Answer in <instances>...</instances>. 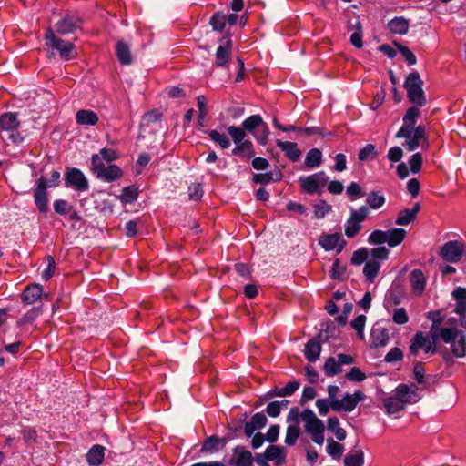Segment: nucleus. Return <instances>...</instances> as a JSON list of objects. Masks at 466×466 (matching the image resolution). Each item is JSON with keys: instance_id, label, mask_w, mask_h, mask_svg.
<instances>
[{"instance_id": "nucleus-32", "label": "nucleus", "mask_w": 466, "mask_h": 466, "mask_svg": "<svg viewBox=\"0 0 466 466\" xmlns=\"http://www.w3.org/2000/svg\"><path fill=\"white\" fill-rule=\"evenodd\" d=\"M407 232L403 228H393L387 231V244L393 248L400 245L406 238Z\"/></svg>"}, {"instance_id": "nucleus-62", "label": "nucleus", "mask_w": 466, "mask_h": 466, "mask_svg": "<svg viewBox=\"0 0 466 466\" xmlns=\"http://www.w3.org/2000/svg\"><path fill=\"white\" fill-rule=\"evenodd\" d=\"M403 358L402 350L398 348H392L385 356L384 360L386 362L391 363L401 360Z\"/></svg>"}, {"instance_id": "nucleus-14", "label": "nucleus", "mask_w": 466, "mask_h": 466, "mask_svg": "<svg viewBox=\"0 0 466 466\" xmlns=\"http://www.w3.org/2000/svg\"><path fill=\"white\" fill-rule=\"evenodd\" d=\"M319 244L327 251L333 250L339 246L338 252H341L346 245V241L341 239L340 234L334 233L321 236Z\"/></svg>"}, {"instance_id": "nucleus-41", "label": "nucleus", "mask_w": 466, "mask_h": 466, "mask_svg": "<svg viewBox=\"0 0 466 466\" xmlns=\"http://www.w3.org/2000/svg\"><path fill=\"white\" fill-rule=\"evenodd\" d=\"M385 197L377 191H370L367 195L366 202L373 209H378L385 204Z\"/></svg>"}, {"instance_id": "nucleus-40", "label": "nucleus", "mask_w": 466, "mask_h": 466, "mask_svg": "<svg viewBox=\"0 0 466 466\" xmlns=\"http://www.w3.org/2000/svg\"><path fill=\"white\" fill-rule=\"evenodd\" d=\"M324 372L329 377H333L342 371L338 360L333 357H329L323 366Z\"/></svg>"}, {"instance_id": "nucleus-48", "label": "nucleus", "mask_w": 466, "mask_h": 466, "mask_svg": "<svg viewBox=\"0 0 466 466\" xmlns=\"http://www.w3.org/2000/svg\"><path fill=\"white\" fill-rule=\"evenodd\" d=\"M402 302V295L396 290H390L385 299V308L389 310L390 306H398Z\"/></svg>"}, {"instance_id": "nucleus-31", "label": "nucleus", "mask_w": 466, "mask_h": 466, "mask_svg": "<svg viewBox=\"0 0 466 466\" xmlns=\"http://www.w3.org/2000/svg\"><path fill=\"white\" fill-rule=\"evenodd\" d=\"M397 399H400V400L404 401V404L412 403L416 401V394L415 390L412 392L410 391V389L406 384H400L399 385L395 390V395Z\"/></svg>"}, {"instance_id": "nucleus-17", "label": "nucleus", "mask_w": 466, "mask_h": 466, "mask_svg": "<svg viewBox=\"0 0 466 466\" xmlns=\"http://www.w3.org/2000/svg\"><path fill=\"white\" fill-rule=\"evenodd\" d=\"M231 462L236 466H252L251 452L246 451L243 447L237 446L234 449V455L231 458Z\"/></svg>"}, {"instance_id": "nucleus-8", "label": "nucleus", "mask_w": 466, "mask_h": 466, "mask_svg": "<svg viewBox=\"0 0 466 466\" xmlns=\"http://www.w3.org/2000/svg\"><path fill=\"white\" fill-rule=\"evenodd\" d=\"M232 41L230 39V35L227 34L224 35L220 41L219 46L216 51V60L215 66L218 67H227L232 57Z\"/></svg>"}, {"instance_id": "nucleus-16", "label": "nucleus", "mask_w": 466, "mask_h": 466, "mask_svg": "<svg viewBox=\"0 0 466 466\" xmlns=\"http://www.w3.org/2000/svg\"><path fill=\"white\" fill-rule=\"evenodd\" d=\"M20 122L16 113H4L0 116V132H13L17 130Z\"/></svg>"}, {"instance_id": "nucleus-20", "label": "nucleus", "mask_w": 466, "mask_h": 466, "mask_svg": "<svg viewBox=\"0 0 466 466\" xmlns=\"http://www.w3.org/2000/svg\"><path fill=\"white\" fill-rule=\"evenodd\" d=\"M43 295V287L34 283L28 285L22 293V300L27 304H33Z\"/></svg>"}, {"instance_id": "nucleus-4", "label": "nucleus", "mask_w": 466, "mask_h": 466, "mask_svg": "<svg viewBox=\"0 0 466 466\" xmlns=\"http://www.w3.org/2000/svg\"><path fill=\"white\" fill-rule=\"evenodd\" d=\"M91 170L96 174L97 178L106 182L116 181L123 176V170L118 166L106 167L98 155H93L91 157Z\"/></svg>"}, {"instance_id": "nucleus-13", "label": "nucleus", "mask_w": 466, "mask_h": 466, "mask_svg": "<svg viewBox=\"0 0 466 466\" xmlns=\"http://www.w3.org/2000/svg\"><path fill=\"white\" fill-rule=\"evenodd\" d=\"M299 416L305 422V431L308 433L312 434L319 431H325L323 422L319 418H317L313 410L306 409L300 413Z\"/></svg>"}, {"instance_id": "nucleus-52", "label": "nucleus", "mask_w": 466, "mask_h": 466, "mask_svg": "<svg viewBox=\"0 0 466 466\" xmlns=\"http://www.w3.org/2000/svg\"><path fill=\"white\" fill-rule=\"evenodd\" d=\"M54 210L58 215H66L69 213L73 207L65 199H56L53 203Z\"/></svg>"}, {"instance_id": "nucleus-22", "label": "nucleus", "mask_w": 466, "mask_h": 466, "mask_svg": "<svg viewBox=\"0 0 466 466\" xmlns=\"http://www.w3.org/2000/svg\"><path fill=\"white\" fill-rule=\"evenodd\" d=\"M410 281L413 292L420 296L425 289L426 279L420 269H413L410 275Z\"/></svg>"}, {"instance_id": "nucleus-9", "label": "nucleus", "mask_w": 466, "mask_h": 466, "mask_svg": "<svg viewBox=\"0 0 466 466\" xmlns=\"http://www.w3.org/2000/svg\"><path fill=\"white\" fill-rule=\"evenodd\" d=\"M302 189L308 194L313 195L319 193V188L323 187L328 182V177L323 171L299 178Z\"/></svg>"}, {"instance_id": "nucleus-54", "label": "nucleus", "mask_w": 466, "mask_h": 466, "mask_svg": "<svg viewBox=\"0 0 466 466\" xmlns=\"http://www.w3.org/2000/svg\"><path fill=\"white\" fill-rule=\"evenodd\" d=\"M299 436V429L298 426L289 425L287 428L285 443L287 445L292 446L296 443L297 439Z\"/></svg>"}, {"instance_id": "nucleus-44", "label": "nucleus", "mask_w": 466, "mask_h": 466, "mask_svg": "<svg viewBox=\"0 0 466 466\" xmlns=\"http://www.w3.org/2000/svg\"><path fill=\"white\" fill-rule=\"evenodd\" d=\"M327 452L333 458H339L344 452V446L337 441H335L332 438L328 439L327 441Z\"/></svg>"}, {"instance_id": "nucleus-47", "label": "nucleus", "mask_w": 466, "mask_h": 466, "mask_svg": "<svg viewBox=\"0 0 466 466\" xmlns=\"http://www.w3.org/2000/svg\"><path fill=\"white\" fill-rule=\"evenodd\" d=\"M392 321L398 325H404L409 321V315L404 308H395L392 310Z\"/></svg>"}, {"instance_id": "nucleus-37", "label": "nucleus", "mask_w": 466, "mask_h": 466, "mask_svg": "<svg viewBox=\"0 0 466 466\" xmlns=\"http://www.w3.org/2000/svg\"><path fill=\"white\" fill-rule=\"evenodd\" d=\"M405 406L406 404H404V401L397 399L395 396L389 397L384 400V407L387 410V412L390 414L397 413L402 410Z\"/></svg>"}, {"instance_id": "nucleus-59", "label": "nucleus", "mask_w": 466, "mask_h": 466, "mask_svg": "<svg viewBox=\"0 0 466 466\" xmlns=\"http://www.w3.org/2000/svg\"><path fill=\"white\" fill-rule=\"evenodd\" d=\"M409 165L410 171L413 174H417L420 172L422 166V156L420 153L413 154L409 159Z\"/></svg>"}, {"instance_id": "nucleus-51", "label": "nucleus", "mask_w": 466, "mask_h": 466, "mask_svg": "<svg viewBox=\"0 0 466 466\" xmlns=\"http://www.w3.org/2000/svg\"><path fill=\"white\" fill-rule=\"evenodd\" d=\"M369 257V250L366 248H359L358 250L354 251L352 257H351V264L359 266L367 262Z\"/></svg>"}, {"instance_id": "nucleus-34", "label": "nucleus", "mask_w": 466, "mask_h": 466, "mask_svg": "<svg viewBox=\"0 0 466 466\" xmlns=\"http://www.w3.org/2000/svg\"><path fill=\"white\" fill-rule=\"evenodd\" d=\"M205 133L212 141L218 144L222 149H227L231 145L229 138L224 133H219L218 130H206Z\"/></svg>"}, {"instance_id": "nucleus-58", "label": "nucleus", "mask_w": 466, "mask_h": 466, "mask_svg": "<svg viewBox=\"0 0 466 466\" xmlns=\"http://www.w3.org/2000/svg\"><path fill=\"white\" fill-rule=\"evenodd\" d=\"M299 388V381H290L286 384L285 387L278 390L279 397L291 396Z\"/></svg>"}, {"instance_id": "nucleus-28", "label": "nucleus", "mask_w": 466, "mask_h": 466, "mask_svg": "<svg viewBox=\"0 0 466 466\" xmlns=\"http://www.w3.org/2000/svg\"><path fill=\"white\" fill-rule=\"evenodd\" d=\"M265 457L268 461H277V465H281L286 461V450L283 447L270 445L265 451Z\"/></svg>"}, {"instance_id": "nucleus-39", "label": "nucleus", "mask_w": 466, "mask_h": 466, "mask_svg": "<svg viewBox=\"0 0 466 466\" xmlns=\"http://www.w3.org/2000/svg\"><path fill=\"white\" fill-rule=\"evenodd\" d=\"M280 178L281 173L279 171L276 172L275 175L273 172H268L264 174H255L253 176V181L261 185H267L271 181L277 182Z\"/></svg>"}, {"instance_id": "nucleus-26", "label": "nucleus", "mask_w": 466, "mask_h": 466, "mask_svg": "<svg viewBox=\"0 0 466 466\" xmlns=\"http://www.w3.org/2000/svg\"><path fill=\"white\" fill-rule=\"evenodd\" d=\"M420 209V203H416L411 209L406 208L401 210L398 215L396 224L400 226H406L410 224L415 219Z\"/></svg>"}, {"instance_id": "nucleus-6", "label": "nucleus", "mask_w": 466, "mask_h": 466, "mask_svg": "<svg viewBox=\"0 0 466 466\" xmlns=\"http://www.w3.org/2000/svg\"><path fill=\"white\" fill-rule=\"evenodd\" d=\"M65 186L83 192L89 188L88 181L84 173L76 167H68L64 176Z\"/></svg>"}, {"instance_id": "nucleus-18", "label": "nucleus", "mask_w": 466, "mask_h": 466, "mask_svg": "<svg viewBox=\"0 0 466 466\" xmlns=\"http://www.w3.org/2000/svg\"><path fill=\"white\" fill-rule=\"evenodd\" d=\"M276 144L292 162H297L299 160L301 157V151L299 149L296 143L277 140Z\"/></svg>"}, {"instance_id": "nucleus-63", "label": "nucleus", "mask_w": 466, "mask_h": 466, "mask_svg": "<svg viewBox=\"0 0 466 466\" xmlns=\"http://www.w3.org/2000/svg\"><path fill=\"white\" fill-rule=\"evenodd\" d=\"M40 309L33 308L31 310L26 312L17 322L18 325H25L33 322L39 315Z\"/></svg>"}, {"instance_id": "nucleus-35", "label": "nucleus", "mask_w": 466, "mask_h": 466, "mask_svg": "<svg viewBox=\"0 0 466 466\" xmlns=\"http://www.w3.org/2000/svg\"><path fill=\"white\" fill-rule=\"evenodd\" d=\"M380 264L377 260H368L363 268L367 280L372 283L379 274Z\"/></svg>"}, {"instance_id": "nucleus-43", "label": "nucleus", "mask_w": 466, "mask_h": 466, "mask_svg": "<svg viewBox=\"0 0 466 466\" xmlns=\"http://www.w3.org/2000/svg\"><path fill=\"white\" fill-rule=\"evenodd\" d=\"M228 133L231 137L236 146L246 141V131L243 127H238L236 126H230L228 127Z\"/></svg>"}, {"instance_id": "nucleus-46", "label": "nucleus", "mask_w": 466, "mask_h": 466, "mask_svg": "<svg viewBox=\"0 0 466 466\" xmlns=\"http://www.w3.org/2000/svg\"><path fill=\"white\" fill-rule=\"evenodd\" d=\"M377 156L376 147L373 144H367L359 151L358 158L360 161L373 159Z\"/></svg>"}, {"instance_id": "nucleus-7", "label": "nucleus", "mask_w": 466, "mask_h": 466, "mask_svg": "<svg viewBox=\"0 0 466 466\" xmlns=\"http://www.w3.org/2000/svg\"><path fill=\"white\" fill-rule=\"evenodd\" d=\"M438 340L429 339L422 331H418L410 340L409 347L410 354L416 356L420 349H423L425 353H436V343Z\"/></svg>"}, {"instance_id": "nucleus-56", "label": "nucleus", "mask_w": 466, "mask_h": 466, "mask_svg": "<svg viewBox=\"0 0 466 466\" xmlns=\"http://www.w3.org/2000/svg\"><path fill=\"white\" fill-rule=\"evenodd\" d=\"M369 213V208L366 206H361L358 209H353L351 211L350 218L360 223L367 218Z\"/></svg>"}, {"instance_id": "nucleus-36", "label": "nucleus", "mask_w": 466, "mask_h": 466, "mask_svg": "<svg viewBox=\"0 0 466 466\" xmlns=\"http://www.w3.org/2000/svg\"><path fill=\"white\" fill-rule=\"evenodd\" d=\"M322 161V153L319 148L310 149L305 157V165L309 168L319 167Z\"/></svg>"}, {"instance_id": "nucleus-23", "label": "nucleus", "mask_w": 466, "mask_h": 466, "mask_svg": "<svg viewBox=\"0 0 466 466\" xmlns=\"http://www.w3.org/2000/svg\"><path fill=\"white\" fill-rule=\"evenodd\" d=\"M228 440L226 438H218L217 436H210L207 438L202 445V452H216L223 449L227 444Z\"/></svg>"}, {"instance_id": "nucleus-27", "label": "nucleus", "mask_w": 466, "mask_h": 466, "mask_svg": "<svg viewBox=\"0 0 466 466\" xmlns=\"http://www.w3.org/2000/svg\"><path fill=\"white\" fill-rule=\"evenodd\" d=\"M98 119L97 114L91 110L80 109L76 115V123L82 126H95Z\"/></svg>"}, {"instance_id": "nucleus-53", "label": "nucleus", "mask_w": 466, "mask_h": 466, "mask_svg": "<svg viewBox=\"0 0 466 466\" xmlns=\"http://www.w3.org/2000/svg\"><path fill=\"white\" fill-rule=\"evenodd\" d=\"M210 24L212 25L213 29H224L228 25L226 14L222 12L215 13L210 19Z\"/></svg>"}, {"instance_id": "nucleus-19", "label": "nucleus", "mask_w": 466, "mask_h": 466, "mask_svg": "<svg viewBox=\"0 0 466 466\" xmlns=\"http://www.w3.org/2000/svg\"><path fill=\"white\" fill-rule=\"evenodd\" d=\"M356 407V402L350 393L345 394L341 400H334L330 403L331 410L337 412H351Z\"/></svg>"}, {"instance_id": "nucleus-21", "label": "nucleus", "mask_w": 466, "mask_h": 466, "mask_svg": "<svg viewBox=\"0 0 466 466\" xmlns=\"http://www.w3.org/2000/svg\"><path fill=\"white\" fill-rule=\"evenodd\" d=\"M321 352V344L319 339H309L304 349V355L308 361L315 362Z\"/></svg>"}, {"instance_id": "nucleus-60", "label": "nucleus", "mask_w": 466, "mask_h": 466, "mask_svg": "<svg viewBox=\"0 0 466 466\" xmlns=\"http://www.w3.org/2000/svg\"><path fill=\"white\" fill-rule=\"evenodd\" d=\"M397 47L399 52L402 55V56L410 65H415L417 63V58L415 55L409 47L403 45H397Z\"/></svg>"}, {"instance_id": "nucleus-64", "label": "nucleus", "mask_w": 466, "mask_h": 466, "mask_svg": "<svg viewBox=\"0 0 466 466\" xmlns=\"http://www.w3.org/2000/svg\"><path fill=\"white\" fill-rule=\"evenodd\" d=\"M99 158H102V162L106 161L108 163L116 160L118 158L117 153L111 148H103L100 150V153L97 154Z\"/></svg>"}, {"instance_id": "nucleus-29", "label": "nucleus", "mask_w": 466, "mask_h": 466, "mask_svg": "<svg viewBox=\"0 0 466 466\" xmlns=\"http://www.w3.org/2000/svg\"><path fill=\"white\" fill-rule=\"evenodd\" d=\"M105 448L102 445L96 444L86 453V461L89 465L98 466L104 461Z\"/></svg>"}, {"instance_id": "nucleus-57", "label": "nucleus", "mask_w": 466, "mask_h": 466, "mask_svg": "<svg viewBox=\"0 0 466 466\" xmlns=\"http://www.w3.org/2000/svg\"><path fill=\"white\" fill-rule=\"evenodd\" d=\"M361 229L360 223L349 218L346 222L345 235L348 238H354Z\"/></svg>"}, {"instance_id": "nucleus-2", "label": "nucleus", "mask_w": 466, "mask_h": 466, "mask_svg": "<svg viewBox=\"0 0 466 466\" xmlns=\"http://www.w3.org/2000/svg\"><path fill=\"white\" fill-rule=\"evenodd\" d=\"M423 81L418 72L410 73L404 83L409 100L418 106H423L426 104V97L422 90Z\"/></svg>"}, {"instance_id": "nucleus-55", "label": "nucleus", "mask_w": 466, "mask_h": 466, "mask_svg": "<svg viewBox=\"0 0 466 466\" xmlns=\"http://www.w3.org/2000/svg\"><path fill=\"white\" fill-rule=\"evenodd\" d=\"M387 231L382 230H374L371 232V234L369 236V243L374 244V245H380L383 243H387Z\"/></svg>"}, {"instance_id": "nucleus-38", "label": "nucleus", "mask_w": 466, "mask_h": 466, "mask_svg": "<svg viewBox=\"0 0 466 466\" xmlns=\"http://www.w3.org/2000/svg\"><path fill=\"white\" fill-rule=\"evenodd\" d=\"M427 318L432 322L431 329H430V335H431V338L433 339L434 331H435V333H438L439 329H445L443 327H441V325L443 322L444 318L440 316L439 310L429 312ZM448 329H451V327H449Z\"/></svg>"}, {"instance_id": "nucleus-45", "label": "nucleus", "mask_w": 466, "mask_h": 466, "mask_svg": "<svg viewBox=\"0 0 466 466\" xmlns=\"http://www.w3.org/2000/svg\"><path fill=\"white\" fill-rule=\"evenodd\" d=\"M62 29H80L82 27V19L67 15L60 23Z\"/></svg>"}, {"instance_id": "nucleus-5", "label": "nucleus", "mask_w": 466, "mask_h": 466, "mask_svg": "<svg viewBox=\"0 0 466 466\" xmlns=\"http://www.w3.org/2000/svg\"><path fill=\"white\" fill-rule=\"evenodd\" d=\"M46 45L56 49L64 60H70L76 56V46L70 42L55 35L54 31H46L45 34Z\"/></svg>"}, {"instance_id": "nucleus-15", "label": "nucleus", "mask_w": 466, "mask_h": 466, "mask_svg": "<svg viewBox=\"0 0 466 466\" xmlns=\"http://www.w3.org/2000/svg\"><path fill=\"white\" fill-rule=\"evenodd\" d=\"M421 140L426 141V134L424 127L420 125L413 129L411 136L406 138L403 147L409 151H414L420 147Z\"/></svg>"}, {"instance_id": "nucleus-12", "label": "nucleus", "mask_w": 466, "mask_h": 466, "mask_svg": "<svg viewBox=\"0 0 466 466\" xmlns=\"http://www.w3.org/2000/svg\"><path fill=\"white\" fill-rule=\"evenodd\" d=\"M463 255V245L457 240L446 242L441 250V257L447 262L457 263Z\"/></svg>"}, {"instance_id": "nucleus-33", "label": "nucleus", "mask_w": 466, "mask_h": 466, "mask_svg": "<svg viewBox=\"0 0 466 466\" xmlns=\"http://www.w3.org/2000/svg\"><path fill=\"white\" fill-rule=\"evenodd\" d=\"M346 466H363L364 453L361 450L350 451L344 458Z\"/></svg>"}, {"instance_id": "nucleus-10", "label": "nucleus", "mask_w": 466, "mask_h": 466, "mask_svg": "<svg viewBox=\"0 0 466 466\" xmlns=\"http://www.w3.org/2000/svg\"><path fill=\"white\" fill-rule=\"evenodd\" d=\"M47 187L46 179L44 177H41L36 181V187L34 190L35 204L40 213H46L48 211Z\"/></svg>"}, {"instance_id": "nucleus-11", "label": "nucleus", "mask_w": 466, "mask_h": 466, "mask_svg": "<svg viewBox=\"0 0 466 466\" xmlns=\"http://www.w3.org/2000/svg\"><path fill=\"white\" fill-rule=\"evenodd\" d=\"M419 116L420 110L416 106L409 108L403 116L404 125L396 133V137L409 138L416 128L415 124Z\"/></svg>"}, {"instance_id": "nucleus-3", "label": "nucleus", "mask_w": 466, "mask_h": 466, "mask_svg": "<svg viewBox=\"0 0 466 466\" xmlns=\"http://www.w3.org/2000/svg\"><path fill=\"white\" fill-rule=\"evenodd\" d=\"M241 126L245 131L249 132L255 137L258 144L265 146L268 143L269 129L260 115L248 116L242 122Z\"/></svg>"}, {"instance_id": "nucleus-50", "label": "nucleus", "mask_w": 466, "mask_h": 466, "mask_svg": "<svg viewBox=\"0 0 466 466\" xmlns=\"http://www.w3.org/2000/svg\"><path fill=\"white\" fill-rule=\"evenodd\" d=\"M346 273V267L341 265L339 259L337 258L333 264L330 270V277L332 279H344Z\"/></svg>"}, {"instance_id": "nucleus-42", "label": "nucleus", "mask_w": 466, "mask_h": 466, "mask_svg": "<svg viewBox=\"0 0 466 466\" xmlns=\"http://www.w3.org/2000/svg\"><path fill=\"white\" fill-rule=\"evenodd\" d=\"M138 190L135 186L126 187L122 190L119 198L122 203L130 204L137 199Z\"/></svg>"}, {"instance_id": "nucleus-1", "label": "nucleus", "mask_w": 466, "mask_h": 466, "mask_svg": "<svg viewBox=\"0 0 466 466\" xmlns=\"http://www.w3.org/2000/svg\"><path fill=\"white\" fill-rule=\"evenodd\" d=\"M439 339L444 343L451 344V352L456 358L466 356V335L461 329L455 327L439 329L438 333L434 332L433 340Z\"/></svg>"}, {"instance_id": "nucleus-61", "label": "nucleus", "mask_w": 466, "mask_h": 466, "mask_svg": "<svg viewBox=\"0 0 466 466\" xmlns=\"http://www.w3.org/2000/svg\"><path fill=\"white\" fill-rule=\"evenodd\" d=\"M366 323V316L359 315L351 321V327L357 331L360 339L363 338V329Z\"/></svg>"}, {"instance_id": "nucleus-25", "label": "nucleus", "mask_w": 466, "mask_h": 466, "mask_svg": "<svg viewBox=\"0 0 466 466\" xmlns=\"http://www.w3.org/2000/svg\"><path fill=\"white\" fill-rule=\"evenodd\" d=\"M116 55L119 63L123 66H127L132 63V56L130 47L127 43L119 40L116 46Z\"/></svg>"}, {"instance_id": "nucleus-30", "label": "nucleus", "mask_w": 466, "mask_h": 466, "mask_svg": "<svg viewBox=\"0 0 466 466\" xmlns=\"http://www.w3.org/2000/svg\"><path fill=\"white\" fill-rule=\"evenodd\" d=\"M232 155L238 156L246 159H250L255 156L253 144L250 140H246L243 143L237 145L232 149Z\"/></svg>"}, {"instance_id": "nucleus-49", "label": "nucleus", "mask_w": 466, "mask_h": 466, "mask_svg": "<svg viewBox=\"0 0 466 466\" xmlns=\"http://www.w3.org/2000/svg\"><path fill=\"white\" fill-rule=\"evenodd\" d=\"M331 210V206L325 200H319L314 205V216L317 219L323 218Z\"/></svg>"}, {"instance_id": "nucleus-24", "label": "nucleus", "mask_w": 466, "mask_h": 466, "mask_svg": "<svg viewBox=\"0 0 466 466\" xmlns=\"http://www.w3.org/2000/svg\"><path fill=\"white\" fill-rule=\"evenodd\" d=\"M371 343L374 348H380L387 345L390 337L389 332L385 328L374 327L370 333Z\"/></svg>"}]
</instances>
